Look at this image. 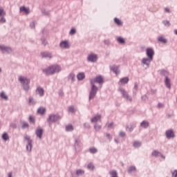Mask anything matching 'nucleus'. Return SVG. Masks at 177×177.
<instances>
[{
  "label": "nucleus",
  "instance_id": "1",
  "mask_svg": "<svg viewBox=\"0 0 177 177\" xmlns=\"http://www.w3.org/2000/svg\"><path fill=\"white\" fill-rule=\"evenodd\" d=\"M62 71V68L59 65H53L50 66L48 68L44 70V73L47 75H52V74H55V73H59Z\"/></svg>",
  "mask_w": 177,
  "mask_h": 177
},
{
  "label": "nucleus",
  "instance_id": "2",
  "mask_svg": "<svg viewBox=\"0 0 177 177\" xmlns=\"http://www.w3.org/2000/svg\"><path fill=\"white\" fill-rule=\"evenodd\" d=\"M91 84L92 85V87L89 95V99L92 100L94 99L96 96V93H97V87H96L95 84H93V80H91Z\"/></svg>",
  "mask_w": 177,
  "mask_h": 177
},
{
  "label": "nucleus",
  "instance_id": "3",
  "mask_svg": "<svg viewBox=\"0 0 177 177\" xmlns=\"http://www.w3.org/2000/svg\"><path fill=\"white\" fill-rule=\"evenodd\" d=\"M24 139H26L28 142V145L26 146V149L28 151H31V149H32V140L28 136H26L24 137Z\"/></svg>",
  "mask_w": 177,
  "mask_h": 177
},
{
  "label": "nucleus",
  "instance_id": "4",
  "mask_svg": "<svg viewBox=\"0 0 177 177\" xmlns=\"http://www.w3.org/2000/svg\"><path fill=\"white\" fill-rule=\"evenodd\" d=\"M119 91L122 93V95L123 97H124V99H127V100H129L130 102L132 100V98H131L129 97V95H128V92H127V91H125V89H124L123 88H120Z\"/></svg>",
  "mask_w": 177,
  "mask_h": 177
},
{
  "label": "nucleus",
  "instance_id": "5",
  "mask_svg": "<svg viewBox=\"0 0 177 177\" xmlns=\"http://www.w3.org/2000/svg\"><path fill=\"white\" fill-rule=\"evenodd\" d=\"M57 120H60V116L59 115H50L48 120V122H55V121H57Z\"/></svg>",
  "mask_w": 177,
  "mask_h": 177
},
{
  "label": "nucleus",
  "instance_id": "6",
  "mask_svg": "<svg viewBox=\"0 0 177 177\" xmlns=\"http://www.w3.org/2000/svg\"><path fill=\"white\" fill-rule=\"evenodd\" d=\"M147 55L150 59V60H153V56H154V50L153 48H147Z\"/></svg>",
  "mask_w": 177,
  "mask_h": 177
},
{
  "label": "nucleus",
  "instance_id": "7",
  "mask_svg": "<svg viewBox=\"0 0 177 177\" xmlns=\"http://www.w3.org/2000/svg\"><path fill=\"white\" fill-rule=\"evenodd\" d=\"M19 81H20L21 84H23V85H28V84H30V80L23 76L19 77Z\"/></svg>",
  "mask_w": 177,
  "mask_h": 177
},
{
  "label": "nucleus",
  "instance_id": "8",
  "mask_svg": "<svg viewBox=\"0 0 177 177\" xmlns=\"http://www.w3.org/2000/svg\"><path fill=\"white\" fill-rule=\"evenodd\" d=\"M151 156L152 157L160 156L161 158H163V160H165V156H164V155H162L161 153L157 150H154L153 151H152Z\"/></svg>",
  "mask_w": 177,
  "mask_h": 177
},
{
  "label": "nucleus",
  "instance_id": "9",
  "mask_svg": "<svg viewBox=\"0 0 177 177\" xmlns=\"http://www.w3.org/2000/svg\"><path fill=\"white\" fill-rule=\"evenodd\" d=\"M129 82V77H125L123 78H121L118 82L119 85H125V84H128Z\"/></svg>",
  "mask_w": 177,
  "mask_h": 177
},
{
  "label": "nucleus",
  "instance_id": "10",
  "mask_svg": "<svg viewBox=\"0 0 177 177\" xmlns=\"http://www.w3.org/2000/svg\"><path fill=\"white\" fill-rule=\"evenodd\" d=\"M0 49L3 52V53H5V52H7V53H10L12 52V48L10 47H6L5 46H0Z\"/></svg>",
  "mask_w": 177,
  "mask_h": 177
},
{
  "label": "nucleus",
  "instance_id": "11",
  "mask_svg": "<svg viewBox=\"0 0 177 177\" xmlns=\"http://www.w3.org/2000/svg\"><path fill=\"white\" fill-rule=\"evenodd\" d=\"M93 81V85H95V82H97L98 84H103V77L102 76H97L95 79L91 80Z\"/></svg>",
  "mask_w": 177,
  "mask_h": 177
},
{
  "label": "nucleus",
  "instance_id": "12",
  "mask_svg": "<svg viewBox=\"0 0 177 177\" xmlns=\"http://www.w3.org/2000/svg\"><path fill=\"white\" fill-rule=\"evenodd\" d=\"M88 60L89 62H96L97 60V56L95 54H91L88 57Z\"/></svg>",
  "mask_w": 177,
  "mask_h": 177
},
{
  "label": "nucleus",
  "instance_id": "13",
  "mask_svg": "<svg viewBox=\"0 0 177 177\" xmlns=\"http://www.w3.org/2000/svg\"><path fill=\"white\" fill-rule=\"evenodd\" d=\"M165 134H166V137L168 139H170V138H174V136H175V134L174 133V131L172 130H167Z\"/></svg>",
  "mask_w": 177,
  "mask_h": 177
},
{
  "label": "nucleus",
  "instance_id": "14",
  "mask_svg": "<svg viewBox=\"0 0 177 177\" xmlns=\"http://www.w3.org/2000/svg\"><path fill=\"white\" fill-rule=\"evenodd\" d=\"M44 133V130L42 129H37L36 130V135L39 139L42 138V134Z\"/></svg>",
  "mask_w": 177,
  "mask_h": 177
},
{
  "label": "nucleus",
  "instance_id": "15",
  "mask_svg": "<svg viewBox=\"0 0 177 177\" xmlns=\"http://www.w3.org/2000/svg\"><path fill=\"white\" fill-rule=\"evenodd\" d=\"M60 46L64 49H68V48H70V45H68V42L66 41L61 42Z\"/></svg>",
  "mask_w": 177,
  "mask_h": 177
},
{
  "label": "nucleus",
  "instance_id": "16",
  "mask_svg": "<svg viewBox=\"0 0 177 177\" xmlns=\"http://www.w3.org/2000/svg\"><path fill=\"white\" fill-rule=\"evenodd\" d=\"M46 112V109H45L44 107H40L37 110L38 114H40L41 115H44V114H45Z\"/></svg>",
  "mask_w": 177,
  "mask_h": 177
},
{
  "label": "nucleus",
  "instance_id": "17",
  "mask_svg": "<svg viewBox=\"0 0 177 177\" xmlns=\"http://www.w3.org/2000/svg\"><path fill=\"white\" fill-rule=\"evenodd\" d=\"M150 62H151V59H148V58H143L142 59V64H146V66H147V67H149V66H150Z\"/></svg>",
  "mask_w": 177,
  "mask_h": 177
},
{
  "label": "nucleus",
  "instance_id": "18",
  "mask_svg": "<svg viewBox=\"0 0 177 177\" xmlns=\"http://www.w3.org/2000/svg\"><path fill=\"white\" fill-rule=\"evenodd\" d=\"M111 69L112 70V71H113V73H115V74H116V75H118V74H120V71H118V66H111Z\"/></svg>",
  "mask_w": 177,
  "mask_h": 177
},
{
  "label": "nucleus",
  "instance_id": "19",
  "mask_svg": "<svg viewBox=\"0 0 177 177\" xmlns=\"http://www.w3.org/2000/svg\"><path fill=\"white\" fill-rule=\"evenodd\" d=\"M165 84L167 88L171 89V80L168 78V77H166Z\"/></svg>",
  "mask_w": 177,
  "mask_h": 177
},
{
  "label": "nucleus",
  "instance_id": "20",
  "mask_svg": "<svg viewBox=\"0 0 177 177\" xmlns=\"http://www.w3.org/2000/svg\"><path fill=\"white\" fill-rule=\"evenodd\" d=\"M102 118V115H98L97 116H95L91 119V122H97V121H100V119Z\"/></svg>",
  "mask_w": 177,
  "mask_h": 177
},
{
  "label": "nucleus",
  "instance_id": "21",
  "mask_svg": "<svg viewBox=\"0 0 177 177\" xmlns=\"http://www.w3.org/2000/svg\"><path fill=\"white\" fill-rule=\"evenodd\" d=\"M37 93L39 94L40 96H44V88L38 87L36 90Z\"/></svg>",
  "mask_w": 177,
  "mask_h": 177
},
{
  "label": "nucleus",
  "instance_id": "22",
  "mask_svg": "<svg viewBox=\"0 0 177 177\" xmlns=\"http://www.w3.org/2000/svg\"><path fill=\"white\" fill-rule=\"evenodd\" d=\"M77 80H79V81H82V80H84V78H85V73H80L77 75Z\"/></svg>",
  "mask_w": 177,
  "mask_h": 177
},
{
  "label": "nucleus",
  "instance_id": "23",
  "mask_svg": "<svg viewBox=\"0 0 177 177\" xmlns=\"http://www.w3.org/2000/svg\"><path fill=\"white\" fill-rule=\"evenodd\" d=\"M66 132H71V131H74V127L71 124L68 125L66 127Z\"/></svg>",
  "mask_w": 177,
  "mask_h": 177
},
{
  "label": "nucleus",
  "instance_id": "24",
  "mask_svg": "<svg viewBox=\"0 0 177 177\" xmlns=\"http://www.w3.org/2000/svg\"><path fill=\"white\" fill-rule=\"evenodd\" d=\"M0 97L4 100H8V95H6V94L3 91L0 93Z\"/></svg>",
  "mask_w": 177,
  "mask_h": 177
},
{
  "label": "nucleus",
  "instance_id": "25",
  "mask_svg": "<svg viewBox=\"0 0 177 177\" xmlns=\"http://www.w3.org/2000/svg\"><path fill=\"white\" fill-rule=\"evenodd\" d=\"M20 10H21V12H25V13H27V14L30 13V10H28V8H27L24 6L21 7Z\"/></svg>",
  "mask_w": 177,
  "mask_h": 177
},
{
  "label": "nucleus",
  "instance_id": "26",
  "mask_svg": "<svg viewBox=\"0 0 177 177\" xmlns=\"http://www.w3.org/2000/svg\"><path fill=\"white\" fill-rule=\"evenodd\" d=\"M114 21H115V24H117L118 26H122V22L121 21V20L120 19L115 18Z\"/></svg>",
  "mask_w": 177,
  "mask_h": 177
},
{
  "label": "nucleus",
  "instance_id": "27",
  "mask_svg": "<svg viewBox=\"0 0 177 177\" xmlns=\"http://www.w3.org/2000/svg\"><path fill=\"white\" fill-rule=\"evenodd\" d=\"M41 56L42 57H49L50 59L52 57V55L49 53H42Z\"/></svg>",
  "mask_w": 177,
  "mask_h": 177
},
{
  "label": "nucleus",
  "instance_id": "28",
  "mask_svg": "<svg viewBox=\"0 0 177 177\" xmlns=\"http://www.w3.org/2000/svg\"><path fill=\"white\" fill-rule=\"evenodd\" d=\"M117 41L119 44H125V39L122 37H118Z\"/></svg>",
  "mask_w": 177,
  "mask_h": 177
},
{
  "label": "nucleus",
  "instance_id": "29",
  "mask_svg": "<svg viewBox=\"0 0 177 177\" xmlns=\"http://www.w3.org/2000/svg\"><path fill=\"white\" fill-rule=\"evenodd\" d=\"M84 174H85V171H84V170H82V169H78L76 171V174L77 175V176L84 175Z\"/></svg>",
  "mask_w": 177,
  "mask_h": 177
},
{
  "label": "nucleus",
  "instance_id": "30",
  "mask_svg": "<svg viewBox=\"0 0 177 177\" xmlns=\"http://www.w3.org/2000/svg\"><path fill=\"white\" fill-rule=\"evenodd\" d=\"M140 125L142 128H147L149 127V122L143 121Z\"/></svg>",
  "mask_w": 177,
  "mask_h": 177
},
{
  "label": "nucleus",
  "instance_id": "31",
  "mask_svg": "<svg viewBox=\"0 0 177 177\" xmlns=\"http://www.w3.org/2000/svg\"><path fill=\"white\" fill-rule=\"evenodd\" d=\"M158 39L159 42H162V44H167V40L162 37H159Z\"/></svg>",
  "mask_w": 177,
  "mask_h": 177
},
{
  "label": "nucleus",
  "instance_id": "32",
  "mask_svg": "<svg viewBox=\"0 0 177 177\" xmlns=\"http://www.w3.org/2000/svg\"><path fill=\"white\" fill-rule=\"evenodd\" d=\"M90 153H92L93 154H95V153H97V149L95 147H92L89 149Z\"/></svg>",
  "mask_w": 177,
  "mask_h": 177
},
{
  "label": "nucleus",
  "instance_id": "33",
  "mask_svg": "<svg viewBox=\"0 0 177 177\" xmlns=\"http://www.w3.org/2000/svg\"><path fill=\"white\" fill-rule=\"evenodd\" d=\"M87 168L91 171H93V169H95V165H93L92 163H88Z\"/></svg>",
  "mask_w": 177,
  "mask_h": 177
},
{
  "label": "nucleus",
  "instance_id": "34",
  "mask_svg": "<svg viewBox=\"0 0 177 177\" xmlns=\"http://www.w3.org/2000/svg\"><path fill=\"white\" fill-rule=\"evenodd\" d=\"M110 175H111L112 177H118L117 176V171L112 170L109 172Z\"/></svg>",
  "mask_w": 177,
  "mask_h": 177
},
{
  "label": "nucleus",
  "instance_id": "35",
  "mask_svg": "<svg viewBox=\"0 0 177 177\" xmlns=\"http://www.w3.org/2000/svg\"><path fill=\"white\" fill-rule=\"evenodd\" d=\"M2 138H3V139L4 140H8L9 139V136L8 135V133H4L3 134Z\"/></svg>",
  "mask_w": 177,
  "mask_h": 177
},
{
  "label": "nucleus",
  "instance_id": "36",
  "mask_svg": "<svg viewBox=\"0 0 177 177\" xmlns=\"http://www.w3.org/2000/svg\"><path fill=\"white\" fill-rule=\"evenodd\" d=\"M29 121L30 122H32L33 124H35V118H34V116H30L29 117Z\"/></svg>",
  "mask_w": 177,
  "mask_h": 177
},
{
  "label": "nucleus",
  "instance_id": "37",
  "mask_svg": "<svg viewBox=\"0 0 177 177\" xmlns=\"http://www.w3.org/2000/svg\"><path fill=\"white\" fill-rule=\"evenodd\" d=\"M142 144L140 142H134L133 146L134 147H140Z\"/></svg>",
  "mask_w": 177,
  "mask_h": 177
},
{
  "label": "nucleus",
  "instance_id": "38",
  "mask_svg": "<svg viewBox=\"0 0 177 177\" xmlns=\"http://www.w3.org/2000/svg\"><path fill=\"white\" fill-rule=\"evenodd\" d=\"M68 111H70V113H74V111H75V109H74V106H69L68 107Z\"/></svg>",
  "mask_w": 177,
  "mask_h": 177
},
{
  "label": "nucleus",
  "instance_id": "39",
  "mask_svg": "<svg viewBox=\"0 0 177 177\" xmlns=\"http://www.w3.org/2000/svg\"><path fill=\"white\" fill-rule=\"evenodd\" d=\"M75 32H76L75 28H73L71 30L69 34H70L71 35H74V34H75Z\"/></svg>",
  "mask_w": 177,
  "mask_h": 177
},
{
  "label": "nucleus",
  "instance_id": "40",
  "mask_svg": "<svg viewBox=\"0 0 177 177\" xmlns=\"http://www.w3.org/2000/svg\"><path fill=\"white\" fill-rule=\"evenodd\" d=\"M94 128H95V131H100V129H102V126L95 124Z\"/></svg>",
  "mask_w": 177,
  "mask_h": 177
},
{
  "label": "nucleus",
  "instance_id": "41",
  "mask_svg": "<svg viewBox=\"0 0 177 177\" xmlns=\"http://www.w3.org/2000/svg\"><path fill=\"white\" fill-rule=\"evenodd\" d=\"M132 171H136V167L132 166L129 168V170H128L129 172H132Z\"/></svg>",
  "mask_w": 177,
  "mask_h": 177
},
{
  "label": "nucleus",
  "instance_id": "42",
  "mask_svg": "<svg viewBox=\"0 0 177 177\" xmlns=\"http://www.w3.org/2000/svg\"><path fill=\"white\" fill-rule=\"evenodd\" d=\"M5 15H6V13L3 12V8H0V16H5Z\"/></svg>",
  "mask_w": 177,
  "mask_h": 177
},
{
  "label": "nucleus",
  "instance_id": "43",
  "mask_svg": "<svg viewBox=\"0 0 177 177\" xmlns=\"http://www.w3.org/2000/svg\"><path fill=\"white\" fill-rule=\"evenodd\" d=\"M163 24H165V26H167V27H169V26H171V24H169V21H164Z\"/></svg>",
  "mask_w": 177,
  "mask_h": 177
},
{
  "label": "nucleus",
  "instance_id": "44",
  "mask_svg": "<svg viewBox=\"0 0 177 177\" xmlns=\"http://www.w3.org/2000/svg\"><path fill=\"white\" fill-rule=\"evenodd\" d=\"M74 78H75V75L74 74H71L69 75V80H71L72 81H74Z\"/></svg>",
  "mask_w": 177,
  "mask_h": 177
},
{
  "label": "nucleus",
  "instance_id": "45",
  "mask_svg": "<svg viewBox=\"0 0 177 177\" xmlns=\"http://www.w3.org/2000/svg\"><path fill=\"white\" fill-rule=\"evenodd\" d=\"M23 128H28V123L27 122H24L22 124Z\"/></svg>",
  "mask_w": 177,
  "mask_h": 177
},
{
  "label": "nucleus",
  "instance_id": "46",
  "mask_svg": "<svg viewBox=\"0 0 177 177\" xmlns=\"http://www.w3.org/2000/svg\"><path fill=\"white\" fill-rule=\"evenodd\" d=\"M1 23H6V19L4 17H1L0 19Z\"/></svg>",
  "mask_w": 177,
  "mask_h": 177
},
{
  "label": "nucleus",
  "instance_id": "47",
  "mask_svg": "<svg viewBox=\"0 0 177 177\" xmlns=\"http://www.w3.org/2000/svg\"><path fill=\"white\" fill-rule=\"evenodd\" d=\"M172 176L174 177H177V170H174L173 172H172Z\"/></svg>",
  "mask_w": 177,
  "mask_h": 177
},
{
  "label": "nucleus",
  "instance_id": "48",
  "mask_svg": "<svg viewBox=\"0 0 177 177\" xmlns=\"http://www.w3.org/2000/svg\"><path fill=\"white\" fill-rule=\"evenodd\" d=\"M29 103L30 104H34V100H32V98L30 97L29 98Z\"/></svg>",
  "mask_w": 177,
  "mask_h": 177
},
{
  "label": "nucleus",
  "instance_id": "49",
  "mask_svg": "<svg viewBox=\"0 0 177 177\" xmlns=\"http://www.w3.org/2000/svg\"><path fill=\"white\" fill-rule=\"evenodd\" d=\"M119 135H120V136H121V138H124V136H125V133L124 132H120Z\"/></svg>",
  "mask_w": 177,
  "mask_h": 177
},
{
  "label": "nucleus",
  "instance_id": "50",
  "mask_svg": "<svg viewBox=\"0 0 177 177\" xmlns=\"http://www.w3.org/2000/svg\"><path fill=\"white\" fill-rule=\"evenodd\" d=\"M158 106L159 108L164 107V104H162V103H158Z\"/></svg>",
  "mask_w": 177,
  "mask_h": 177
},
{
  "label": "nucleus",
  "instance_id": "51",
  "mask_svg": "<svg viewBox=\"0 0 177 177\" xmlns=\"http://www.w3.org/2000/svg\"><path fill=\"white\" fill-rule=\"evenodd\" d=\"M113 122H111L108 124V128H111V127H113Z\"/></svg>",
  "mask_w": 177,
  "mask_h": 177
},
{
  "label": "nucleus",
  "instance_id": "52",
  "mask_svg": "<svg viewBox=\"0 0 177 177\" xmlns=\"http://www.w3.org/2000/svg\"><path fill=\"white\" fill-rule=\"evenodd\" d=\"M165 12H167V13H169V12H171V10L169 8H165Z\"/></svg>",
  "mask_w": 177,
  "mask_h": 177
},
{
  "label": "nucleus",
  "instance_id": "53",
  "mask_svg": "<svg viewBox=\"0 0 177 177\" xmlns=\"http://www.w3.org/2000/svg\"><path fill=\"white\" fill-rule=\"evenodd\" d=\"M24 89H25V91H28V86H24Z\"/></svg>",
  "mask_w": 177,
  "mask_h": 177
},
{
  "label": "nucleus",
  "instance_id": "54",
  "mask_svg": "<svg viewBox=\"0 0 177 177\" xmlns=\"http://www.w3.org/2000/svg\"><path fill=\"white\" fill-rule=\"evenodd\" d=\"M107 138H109V139H111V136H110V134H106Z\"/></svg>",
  "mask_w": 177,
  "mask_h": 177
},
{
  "label": "nucleus",
  "instance_id": "55",
  "mask_svg": "<svg viewBox=\"0 0 177 177\" xmlns=\"http://www.w3.org/2000/svg\"><path fill=\"white\" fill-rule=\"evenodd\" d=\"M8 177H12V173L11 172L8 174Z\"/></svg>",
  "mask_w": 177,
  "mask_h": 177
},
{
  "label": "nucleus",
  "instance_id": "56",
  "mask_svg": "<svg viewBox=\"0 0 177 177\" xmlns=\"http://www.w3.org/2000/svg\"><path fill=\"white\" fill-rule=\"evenodd\" d=\"M174 34H176V35H177V29L174 30Z\"/></svg>",
  "mask_w": 177,
  "mask_h": 177
},
{
  "label": "nucleus",
  "instance_id": "57",
  "mask_svg": "<svg viewBox=\"0 0 177 177\" xmlns=\"http://www.w3.org/2000/svg\"><path fill=\"white\" fill-rule=\"evenodd\" d=\"M32 26L33 27H35V24L32 23Z\"/></svg>",
  "mask_w": 177,
  "mask_h": 177
},
{
  "label": "nucleus",
  "instance_id": "58",
  "mask_svg": "<svg viewBox=\"0 0 177 177\" xmlns=\"http://www.w3.org/2000/svg\"><path fill=\"white\" fill-rule=\"evenodd\" d=\"M115 141H116V142L118 143V142L117 141V140H115Z\"/></svg>",
  "mask_w": 177,
  "mask_h": 177
},
{
  "label": "nucleus",
  "instance_id": "59",
  "mask_svg": "<svg viewBox=\"0 0 177 177\" xmlns=\"http://www.w3.org/2000/svg\"><path fill=\"white\" fill-rule=\"evenodd\" d=\"M0 72H1V68H0Z\"/></svg>",
  "mask_w": 177,
  "mask_h": 177
}]
</instances>
